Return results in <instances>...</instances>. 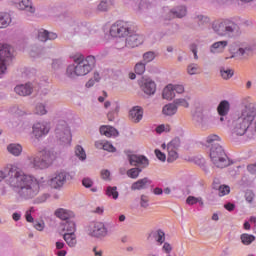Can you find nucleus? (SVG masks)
Segmentation results:
<instances>
[{"mask_svg":"<svg viewBox=\"0 0 256 256\" xmlns=\"http://www.w3.org/2000/svg\"><path fill=\"white\" fill-rule=\"evenodd\" d=\"M220 141L221 138L215 134L209 135L206 139V143L208 144V147H210V159L213 165L218 169H225V167L231 165V161L229 160L227 153H225L223 146L219 144Z\"/></svg>","mask_w":256,"mask_h":256,"instance_id":"obj_3","label":"nucleus"},{"mask_svg":"<svg viewBox=\"0 0 256 256\" xmlns=\"http://www.w3.org/2000/svg\"><path fill=\"white\" fill-rule=\"evenodd\" d=\"M220 75H221L222 78L227 80V79H231V77H233L234 72H233V69L221 67L220 68Z\"/></svg>","mask_w":256,"mask_h":256,"instance_id":"obj_35","label":"nucleus"},{"mask_svg":"<svg viewBox=\"0 0 256 256\" xmlns=\"http://www.w3.org/2000/svg\"><path fill=\"white\" fill-rule=\"evenodd\" d=\"M174 105L180 106V107H185L186 109L189 107V102H187V100H185L184 98H179L174 100Z\"/></svg>","mask_w":256,"mask_h":256,"instance_id":"obj_49","label":"nucleus"},{"mask_svg":"<svg viewBox=\"0 0 256 256\" xmlns=\"http://www.w3.org/2000/svg\"><path fill=\"white\" fill-rule=\"evenodd\" d=\"M38 39L43 42L48 41V31L43 29L38 31Z\"/></svg>","mask_w":256,"mask_h":256,"instance_id":"obj_51","label":"nucleus"},{"mask_svg":"<svg viewBox=\"0 0 256 256\" xmlns=\"http://www.w3.org/2000/svg\"><path fill=\"white\" fill-rule=\"evenodd\" d=\"M174 17H177L178 19H182V17H185L187 15V8L185 6H176L170 11Z\"/></svg>","mask_w":256,"mask_h":256,"instance_id":"obj_29","label":"nucleus"},{"mask_svg":"<svg viewBox=\"0 0 256 256\" xmlns=\"http://www.w3.org/2000/svg\"><path fill=\"white\" fill-rule=\"evenodd\" d=\"M14 49L9 44H0V78L7 73V65L13 59Z\"/></svg>","mask_w":256,"mask_h":256,"instance_id":"obj_8","label":"nucleus"},{"mask_svg":"<svg viewBox=\"0 0 256 256\" xmlns=\"http://www.w3.org/2000/svg\"><path fill=\"white\" fill-rule=\"evenodd\" d=\"M83 187H86V189H91L93 187V180L91 178H84L82 180Z\"/></svg>","mask_w":256,"mask_h":256,"instance_id":"obj_56","label":"nucleus"},{"mask_svg":"<svg viewBox=\"0 0 256 256\" xmlns=\"http://www.w3.org/2000/svg\"><path fill=\"white\" fill-rule=\"evenodd\" d=\"M65 65V61L62 59H54L52 61V68L57 71L61 68H63V66Z\"/></svg>","mask_w":256,"mask_h":256,"instance_id":"obj_43","label":"nucleus"},{"mask_svg":"<svg viewBox=\"0 0 256 256\" xmlns=\"http://www.w3.org/2000/svg\"><path fill=\"white\" fill-rule=\"evenodd\" d=\"M50 127L45 122H37L32 127V133L35 139H41V137H45L49 134Z\"/></svg>","mask_w":256,"mask_h":256,"instance_id":"obj_14","label":"nucleus"},{"mask_svg":"<svg viewBox=\"0 0 256 256\" xmlns=\"http://www.w3.org/2000/svg\"><path fill=\"white\" fill-rule=\"evenodd\" d=\"M7 171L9 177L7 183L10 187L16 189L15 193H17L19 199L29 201V199L37 197L39 194V182L37 179L19 172L17 166L9 165Z\"/></svg>","mask_w":256,"mask_h":256,"instance_id":"obj_1","label":"nucleus"},{"mask_svg":"<svg viewBox=\"0 0 256 256\" xmlns=\"http://www.w3.org/2000/svg\"><path fill=\"white\" fill-rule=\"evenodd\" d=\"M55 215L56 217H58V219H61L62 221H65V222L71 221V219L75 217V213L69 210H65L63 208L57 209L55 211Z\"/></svg>","mask_w":256,"mask_h":256,"instance_id":"obj_23","label":"nucleus"},{"mask_svg":"<svg viewBox=\"0 0 256 256\" xmlns=\"http://www.w3.org/2000/svg\"><path fill=\"white\" fill-rule=\"evenodd\" d=\"M69 179H71V174H69V172L65 170H61L56 172L52 176V178L48 181V185H50L52 189L61 190L63 189V186L65 185V183L69 181Z\"/></svg>","mask_w":256,"mask_h":256,"instance_id":"obj_11","label":"nucleus"},{"mask_svg":"<svg viewBox=\"0 0 256 256\" xmlns=\"http://www.w3.org/2000/svg\"><path fill=\"white\" fill-rule=\"evenodd\" d=\"M95 58L94 56H85L79 55L74 59V63L69 65L66 69V75L70 79H75V77H84L93 71L95 67Z\"/></svg>","mask_w":256,"mask_h":256,"instance_id":"obj_5","label":"nucleus"},{"mask_svg":"<svg viewBox=\"0 0 256 256\" xmlns=\"http://www.w3.org/2000/svg\"><path fill=\"white\" fill-rule=\"evenodd\" d=\"M224 209H226V211H235V204L228 202L224 205Z\"/></svg>","mask_w":256,"mask_h":256,"instance_id":"obj_63","label":"nucleus"},{"mask_svg":"<svg viewBox=\"0 0 256 256\" xmlns=\"http://www.w3.org/2000/svg\"><path fill=\"white\" fill-rule=\"evenodd\" d=\"M75 154L79 157L80 161H85V159H87V154L85 153V149H83L82 146H76Z\"/></svg>","mask_w":256,"mask_h":256,"instance_id":"obj_38","label":"nucleus"},{"mask_svg":"<svg viewBox=\"0 0 256 256\" xmlns=\"http://www.w3.org/2000/svg\"><path fill=\"white\" fill-rule=\"evenodd\" d=\"M230 109H231V104L229 103V101L222 100L217 107L218 115L225 117V115L229 113Z\"/></svg>","mask_w":256,"mask_h":256,"instance_id":"obj_27","label":"nucleus"},{"mask_svg":"<svg viewBox=\"0 0 256 256\" xmlns=\"http://www.w3.org/2000/svg\"><path fill=\"white\" fill-rule=\"evenodd\" d=\"M187 71L189 75H197L199 73V65L197 64H190L187 67Z\"/></svg>","mask_w":256,"mask_h":256,"instance_id":"obj_45","label":"nucleus"},{"mask_svg":"<svg viewBox=\"0 0 256 256\" xmlns=\"http://www.w3.org/2000/svg\"><path fill=\"white\" fill-rule=\"evenodd\" d=\"M36 115H46L47 109L45 108L43 103H38L35 107Z\"/></svg>","mask_w":256,"mask_h":256,"instance_id":"obj_44","label":"nucleus"},{"mask_svg":"<svg viewBox=\"0 0 256 256\" xmlns=\"http://www.w3.org/2000/svg\"><path fill=\"white\" fill-rule=\"evenodd\" d=\"M189 49L193 53L194 59H199V56L197 55V49H198L197 44L195 43L190 44Z\"/></svg>","mask_w":256,"mask_h":256,"instance_id":"obj_58","label":"nucleus"},{"mask_svg":"<svg viewBox=\"0 0 256 256\" xmlns=\"http://www.w3.org/2000/svg\"><path fill=\"white\" fill-rule=\"evenodd\" d=\"M153 183L148 177H144L134 182L131 185V191H141L142 189H149V186Z\"/></svg>","mask_w":256,"mask_h":256,"instance_id":"obj_16","label":"nucleus"},{"mask_svg":"<svg viewBox=\"0 0 256 256\" xmlns=\"http://www.w3.org/2000/svg\"><path fill=\"white\" fill-rule=\"evenodd\" d=\"M142 57H143L142 62H144L147 65V63H151V61L155 60L156 54L154 51H148L144 53Z\"/></svg>","mask_w":256,"mask_h":256,"instance_id":"obj_37","label":"nucleus"},{"mask_svg":"<svg viewBox=\"0 0 256 256\" xmlns=\"http://www.w3.org/2000/svg\"><path fill=\"white\" fill-rule=\"evenodd\" d=\"M103 150L108 151L109 153H115V151H117V148H115V146H113V144H111L109 142H105L103 145Z\"/></svg>","mask_w":256,"mask_h":256,"instance_id":"obj_52","label":"nucleus"},{"mask_svg":"<svg viewBox=\"0 0 256 256\" xmlns=\"http://www.w3.org/2000/svg\"><path fill=\"white\" fill-rule=\"evenodd\" d=\"M179 147H181V139L179 137L174 138L168 144V149H179Z\"/></svg>","mask_w":256,"mask_h":256,"instance_id":"obj_42","label":"nucleus"},{"mask_svg":"<svg viewBox=\"0 0 256 256\" xmlns=\"http://www.w3.org/2000/svg\"><path fill=\"white\" fill-rule=\"evenodd\" d=\"M212 29L219 37L228 39H238L243 34L241 24L235 18L215 20L212 23Z\"/></svg>","mask_w":256,"mask_h":256,"instance_id":"obj_4","label":"nucleus"},{"mask_svg":"<svg viewBox=\"0 0 256 256\" xmlns=\"http://www.w3.org/2000/svg\"><path fill=\"white\" fill-rule=\"evenodd\" d=\"M192 117L193 121L198 123V125H201V127H205V125L209 123V117L205 116V114H203V110L200 108L196 109Z\"/></svg>","mask_w":256,"mask_h":256,"instance_id":"obj_18","label":"nucleus"},{"mask_svg":"<svg viewBox=\"0 0 256 256\" xmlns=\"http://www.w3.org/2000/svg\"><path fill=\"white\" fill-rule=\"evenodd\" d=\"M64 231H67V233H75L77 227L75 225V222L73 220H67L66 222L63 223Z\"/></svg>","mask_w":256,"mask_h":256,"instance_id":"obj_34","label":"nucleus"},{"mask_svg":"<svg viewBox=\"0 0 256 256\" xmlns=\"http://www.w3.org/2000/svg\"><path fill=\"white\" fill-rule=\"evenodd\" d=\"M250 126L251 123H249L246 120H243V118H240L239 116L236 119H234L231 134L232 141H237L238 137H243V135H246Z\"/></svg>","mask_w":256,"mask_h":256,"instance_id":"obj_10","label":"nucleus"},{"mask_svg":"<svg viewBox=\"0 0 256 256\" xmlns=\"http://www.w3.org/2000/svg\"><path fill=\"white\" fill-rule=\"evenodd\" d=\"M8 152L15 157H19L23 151V147L20 144H10L7 147Z\"/></svg>","mask_w":256,"mask_h":256,"instance_id":"obj_33","label":"nucleus"},{"mask_svg":"<svg viewBox=\"0 0 256 256\" xmlns=\"http://www.w3.org/2000/svg\"><path fill=\"white\" fill-rule=\"evenodd\" d=\"M240 239L243 245H251V243L255 241V236L251 234H242Z\"/></svg>","mask_w":256,"mask_h":256,"instance_id":"obj_36","label":"nucleus"},{"mask_svg":"<svg viewBox=\"0 0 256 256\" xmlns=\"http://www.w3.org/2000/svg\"><path fill=\"white\" fill-rule=\"evenodd\" d=\"M177 159H179V154L177 153V151H175V149H168L167 162L173 163V161H177Z\"/></svg>","mask_w":256,"mask_h":256,"instance_id":"obj_39","label":"nucleus"},{"mask_svg":"<svg viewBox=\"0 0 256 256\" xmlns=\"http://www.w3.org/2000/svg\"><path fill=\"white\" fill-rule=\"evenodd\" d=\"M231 192V188L229 186H219L218 195L219 197H225V195H229Z\"/></svg>","mask_w":256,"mask_h":256,"instance_id":"obj_46","label":"nucleus"},{"mask_svg":"<svg viewBox=\"0 0 256 256\" xmlns=\"http://www.w3.org/2000/svg\"><path fill=\"white\" fill-rule=\"evenodd\" d=\"M17 9L20 11H26V13H30V15H34L35 7L33 6V2L30 0H21L16 4Z\"/></svg>","mask_w":256,"mask_h":256,"instance_id":"obj_21","label":"nucleus"},{"mask_svg":"<svg viewBox=\"0 0 256 256\" xmlns=\"http://www.w3.org/2000/svg\"><path fill=\"white\" fill-rule=\"evenodd\" d=\"M163 99H167L171 101V99H175V91L173 90V84L167 85L162 92Z\"/></svg>","mask_w":256,"mask_h":256,"instance_id":"obj_28","label":"nucleus"},{"mask_svg":"<svg viewBox=\"0 0 256 256\" xmlns=\"http://www.w3.org/2000/svg\"><path fill=\"white\" fill-rule=\"evenodd\" d=\"M108 7L106 1H101L98 5V11H107Z\"/></svg>","mask_w":256,"mask_h":256,"instance_id":"obj_61","label":"nucleus"},{"mask_svg":"<svg viewBox=\"0 0 256 256\" xmlns=\"http://www.w3.org/2000/svg\"><path fill=\"white\" fill-rule=\"evenodd\" d=\"M56 139L60 141L62 145H69L71 143V130L65 120H60L55 129Z\"/></svg>","mask_w":256,"mask_h":256,"instance_id":"obj_9","label":"nucleus"},{"mask_svg":"<svg viewBox=\"0 0 256 256\" xmlns=\"http://www.w3.org/2000/svg\"><path fill=\"white\" fill-rule=\"evenodd\" d=\"M140 207L147 209L149 207V197L145 194H142L140 197Z\"/></svg>","mask_w":256,"mask_h":256,"instance_id":"obj_47","label":"nucleus"},{"mask_svg":"<svg viewBox=\"0 0 256 256\" xmlns=\"http://www.w3.org/2000/svg\"><path fill=\"white\" fill-rule=\"evenodd\" d=\"M186 203H187V205H196V203H199V198H196L194 196H189L186 199Z\"/></svg>","mask_w":256,"mask_h":256,"instance_id":"obj_59","label":"nucleus"},{"mask_svg":"<svg viewBox=\"0 0 256 256\" xmlns=\"http://www.w3.org/2000/svg\"><path fill=\"white\" fill-rule=\"evenodd\" d=\"M63 239L67 243L68 247H75L77 245V236L75 233H65L63 235Z\"/></svg>","mask_w":256,"mask_h":256,"instance_id":"obj_30","label":"nucleus"},{"mask_svg":"<svg viewBox=\"0 0 256 256\" xmlns=\"http://www.w3.org/2000/svg\"><path fill=\"white\" fill-rule=\"evenodd\" d=\"M245 199L248 203H253V199H255V193L252 190H246Z\"/></svg>","mask_w":256,"mask_h":256,"instance_id":"obj_53","label":"nucleus"},{"mask_svg":"<svg viewBox=\"0 0 256 256\" xmlns=\"http://www.w3.org/2000/svg\"><path fill=\"white\" fill-rule=\"evenodd\" d=\"M162 112L164 115L171 117L177 113V105H175V103L167 104L163 107Z\"/></svg>","mask_w":256,"mask_h":256,"instance_id":"obj_32","label":"nucleus"},{"mask_svg":"<svg viewBox=\"0 0 256 256\" xmlns=\"http://www.w3.org/2000/svg\"><path fill=\"white\" fill-rule=\"evenodd\" d=\"M163 251H165V253H171V251H173V247H171V244H169V242L164 243Z\"/></svg>","mask_w":256,"mask_h":256,"instance_id":"obj_62","label":"nucleus"},{"mask_svg":"<svg viewBox=\"0 0 256 256\" xmlns=\"http://www.w3.org/2000/svg\"><path fill=\"white\" fill-rule=\"evenodd\" d=\"M227 45H229V42L227 40L215 42L210 46V53H212L213 55H217V53H223Z\"/></svg>","mask_w":256,"mask_h":256,"instance_id":"obj_22","label":"nucleus"},{"mask_svg":"<svg viewBox=\"0 0 256 256\" xmlns=\"http://www.w3.org/2000/svg\"><path fill=\"white\" fill-rule=\"evenodd\" d=\"M125 47H127V41L125 40V37H117L115 48L125 49Z\"/></svg>","mask_w":256,"mask_h":256,"instance_id":"obj_41","label":"nucleus"},{"mask_svg":"<svg viewBox=\"0 0 256 256\" xmlns=\"http://www.w3.org/2000/svg\"><path fill=\"white\" fill-rule=\"evenodd\" d=\"M230 53L232 54V56L230 57L231 59H233V57H249V55L251 54V47H246V48L237 47V48H234L232 46L230 48Z\"/></svg>","mask_w":256,"mask_h":256,"instance_id":"obj_19","label":"nucleus"},{"mask_svg":"<svg viewBox=\"0 0 256 256\" xmlns=\"http://www.w3.org/2000/svg\"><path fill=\"white\" fill-rule=\"evenodd\" d=\"M29 159L35 169H47L55 161V153L51 150H42Z\"/></svg>","mask_w":256,"mask_h":256,"instance_id":"obj_7","label":"nucleus"},{"mask_svg":"<svg viewBox=\"0 0 256 256\" xmlns=\"http://www.w3.org/2000/svg\"><path fill=\"white\" fill-rule=\"evenodd\" d=\"M14 91L17 95H20V97H28V95L33 93V86H31V83L20 84L14 88Z\"/></svg>","mask_w":256,"mask_h":256,"instance_id":"obj_17","label":"nucleus"},{"mask_svg":"<svg viewBox=\"0 0 256 256\" xmlns=\"http://www.w3.org/2000/svg\"><path fill=\"white\" fill-rule=\"evenodd\" d=\"M129 119L133 123H139V121L143 119V108H141L140 106H134L129 111Z\"/></svg>","mask_w":256,"mask_h":256,"instance_id":"obj_20","label":"nucleus"},{"mask_svg":"<svg viewBox=\"0 0 256 256\" xmlns=\"http://www.w3.org/2000/svg\"><path fill=\"white\" fill-rule=\"evenodd\" d=\"M174 94L178 93V95H181V93L185 92V87L183 85H173Z\"/></svg>","mask_w":256,"mask_h":256,"instance_id":"obj_60","label":"nucleus"},{"mask_svg":"<svg viewBox=\"0 0 256 256\" xmlns=\"http://www.w3.org/2000/svg\"><path fill=\"white\" fill-rule=\"evenodd\" d=\"M247 170L249 171V173H251L252 175H256V164H250L247 166Z\"/></svg>","mask_w":256,"mask_h":256,"instance_id":"obj_64","label":"nucleus"},{"mask_svg":"<svg viewBox=\"0 0 256 256\" xmlns=\"http://www.w3.org/2000/svg\"><path fill=\"white\" fill-rule=\"evenodd\" d=\"M111 37H126V45L130 49L143 45V36L135 33L129 23L117 21L110 28Z\"/></svg>","mask_w":256,"mask_h":256,"instance_id":"obj_2","label":"nucleus"},{"mask_svg":"<svg viewBox=\"0 0 256 256\" xmlns=\"http://www.w3.org/2000/svg\"><path fill=\"white\" fill-rule=\"evenodd\" d=\"M100 177L103 181H111V172L107 169H103L100 172Z\"/></svg>","mask_w":256,"mask_h":256,"instance_id":"obj_50","label":"nucleus"},{"mask_svg":"<svg viewBox=\"0 0 256 256\" xmlns=\"http://www.w3.org/2000/svg\"><path fill=\"white\" fill-rule=\"evenodd\" d=\"M124 153L129 165L134 167L129 169L126 172V175L130 179H137L143 172V169H147V167H149V159L144 155L133 154L131 150H125Z\"/></svg>","mask_w":256,"mask_h":256,"instance_id":"obj_6","label":"nucleus"},{"mask_svg":"<svg viewBox=\"0 0 256 256\" xmlns=\"http://www.w3.org/2000/svg\"><path fill=\"white\" fill-rule=\"evenodd\" d=\"M145 65H147L144 61L138 62L135 65L134 71L136 75H143L145 73Z\"/></svg>","mask_w":256,"mask_h":256,"instance_id":"obj_40","label":"nucleus"},{"mask_svg":"<svg viewBox=\"0 0 256 256\" xmlns=\"http://www.w3.org/2000/svg\"><path fill=\"white\" fill-rule=\"evenodd\" d=\"M142 91L146 95H155V92L157 91V85L155 84V81L151 80V78L145 79L142 82Z\"/></svg>","mask_w":256,"mask_h":256,"instance_id":"obj_15","label":"nucleus"},{"mask_svg":"<svg viewBox=\"0 0 256 256\" xmlns=\"http://www.w3.org/2000/svg\"><path fill=\"white\" fill-rule=\"evenodd\" d=\"M100 133L105 137H119V131L112 126H101Z\"/></svg>","mask_w":256,"mask_h":256,"instance_id":"obj_25","label":"nucleus"},{"mask_svg":"<svg viewBox=\"0 0 256 256\" xmlns=\"http://www.w3.org/2000/svg\"><path fill=\"white\" fill-rule=\"evenodd\" d=\"M33 227H35L37 229V231H43V229H45V223H43V221H37L35 220L33 222Z\"/></svg>","mask_w":256,"mask_h":256,"instance_id":"obj_57","label":"nucleus"},{"mask_svg":"<svg viewBox=\"0 0 256 256\" xmlns=\"http://www.w3.org/2000/svg\"><path fill=\"white\" fill-rule=\"evenodd\" d=\"M240 119L247 121L252 124L255 121L256 117V104L255 103H247L241 110L240 115H238Z\"/></svg>","mask_w":256,"mask_h":256,"instance_id":"obj_13","label":"nucleus"},{"mask_svg":"<svg viewBox=\"0 0 256 256\" xmlns=\"http://www.w3.org/2000/svg\"><path fill=\"white\" fill-rule=\"evenodd\" d=\"M119 113V106L117 105L114 109V111H110L107 114L108 120L115 121V116Z\"/></svg>","mask_w":256,"mask_h":256,"instance_id":"obj_54","label":"nucleus"},{"mask_svg":"<svg viewBox=\"0 0 256 256\" xmlns=\"http://www.w3.org/2000/svg\"><path fill=\"white\" fill-rule=\"evenodd\" d=\"M197 20H198L199 27H203V25H207L210 21L209 17L203 16V15H198Z\"/></svg>","mask_w":256,"mask_h":256,"instance_id":"obj_48","label":"nucleus"},{"mask_svg":"<svg viewBox=\"0 0 256 256\" xmlns=\"http://www.w3.org/2000/svg\"><path fill=\"white\" fill-rule=\"evenodd\" d=\"M151 237H153V239H155V241L159 244V245H163V243H165V232L161 229L156 230V231H152L148 237L147 240L149 241L151 239Z\"/></svg>","mask_w":256,"mask_h":256,"instance_id":"obj_24","label":"nucleus"},{"mask_svg":"<svg viewBox=\"0 0 256 256\" xmlns=\"http://www.w3.org/2000/svg\"><path fill=\"white\" fill-rule=\"evenodd\" d=\"M88 235L95 239L103 240L109 235V229L105 226V223L96 222L93 226H89Z\"/></svg>","mask_w":256,"mask_h":256,"instance_id":"obj_12","label":"nucleus"},{"mask_svg":"<svg viewBox=\"0 0 256 256\" xmlns=\"http://www.w3.org/2000/svg\"><path fill=\"white\" fill-rule=\"evenodd\" d=\"M155 155H156L157 159H159V161H162V162L167 161V156L165 155V153L161 152V150L156 149Z\"/></svg>","mask_w":256,"mask_h":256,"instance_id":"obj_55","label":"nucleus"},{"mask_svg":"<svg viewBox=\"0 0 256 256\" xmlns=\"http://www.w3.org/2000/svg\"><path fill=\"white\" fill-rule=\"evenodd\" d=\"M11 24V14L1 13L0 14V29H5Z\"/></svg>","mask_w":256,"mask_h":256,"instance_id":"obj_31","label":"nucleus"},{"mask_svg":"<svg viewBox=\"0 0 256 256\" xmlns=\"http://www.w3.org/2000/svg\"><path fill=\"white\" fill-rule=\"evenodd\" d=\"M117 189V186H106L104 188V195L109 199L117 201V199H119V191Z\"/></svg>","mask_w":256,"mask_h":256,"instance_id":"obj_26","label":"nucleus"}]
</instances>
